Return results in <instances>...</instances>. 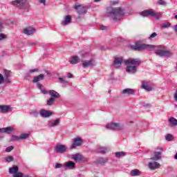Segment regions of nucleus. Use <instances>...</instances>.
Listing matches in <instances>:
<instances>
[{
	"label": "nucleus",
	"mask_w": 177,
	"mask_h": 177,
	"mask_svg": "<svg viewBox=\"0 0 177 177\" xmlns=\"http://www.w3.org/2000/svg\"><path fill=\"white\" fill-rule=\"evenodd\" d=\"M126 71L127 73H131V71H133L134 73H136V66H129V64H127Z\"/></svg>",
	"instance_id": "25"
},
{
	"label": "nucleus",
	"mask_w": 177,
	"mask_h": 177,
	"mask_svg": "<svg viewBox=\"0 0 177 177\" xmlns=\"http://www.w3.org/2000/svg\"><path fill=\"white\" fill-rule=\"evenodd\" d=\"M55 151H56V153L63 154V153H66V151H67V147L63 145H57L55 148Z\"/></svg>",
	"instance_id": "7"
},
{
	"label": "nucleus",
	"mask_w": 177,
	"mask_h": 177,
	"mask_svg": "<svg viewBox=\"0 0 177 177\" xmlns=\"http://www.w3.org/2000/svg\"><path fill=\"white\" fill-rule=\"evenodd\" d=\"M131 176H139L140 171L138 169H134L131 171Z\"/></svg>",
	"instance_id": "29"
},
{
	"label": "nucleus",
	"mask_w": 177,
	"mask_h": 177,
	"mask_svg": "<svg viewBox=\"0 0 177 177\" xmlns=\"http://www.w3.org/2000/svg\"><path fill=\"white\" fill-rule=\"evenodd\" d=\"M122 95H133L135 93V90L132 88H126L122 91Z\"/></svg>",
	"instance_id": "21"
},
{
	"label": "nucleus",
	"mask_w": 177,
	"mask_h": 177,
	"mask_svg": "<svg viewBox=\"0 0 177 177\" xmlns=\"http://www.w3.org/2000/svg\"><path fill=\"white\" fill-rule=\"evenodd\" d=\"M73 158L75 160V162H80V161H88V159L81 155V153L75 154Z\"/></svg>",
	"instance_id": "8"
},
{
	"label": "nucleus",
	"mask_w": 177,
	"mask_h": 177,
	"mask_svg": "<svg viewBox=\"0 0 177 177\" xmlns=\"http://www.w3.org/2000/svg\"><path fill=\"white\" fill-rule=\"evenodd\" d=\"M156 54L158 56H160L161 57H169L172 53L169 50H157L156 51Z\"/></svg>",
	"instance_id": "6"
},
{
	"label": "nucleus",
	"mask_w": 177,
	"mask_h": 177,
	"mask_svg": "<svg viewBox=\"0 0 177 177\" xmlns=\"http://www.w3.org/2000/svg\"><path fill=\"white\" fill-rule=\"evenodd\" d=\"M13 149H14L13 146H10V147H7V148L6 149V151H7V153H10V151H11L12 150H13Z\"/></svg>",
	"instance_id": "43"
},
{
	"label": "nucleus",
	"mask_w": 177,
	"mask_h": 177,
	"mask_svg": "<svg viewBox=\"0 0 177 177\" xmlns=\"http://www.w3.org/2000/svg\"><path fill=\"white\" fill-rule=\"evenodd\" d=\"M5 81V77H3V75H2V74L0 73V85L1 84H2V82H3Z\"/></svg>",
	"instance_id": "46"
},
{
	"label": "nucleus",
	"mask_w": 177,
	"mask_h": 177,
	"mask_svg": "<svg viewBox=\"0 0 177 177\" xmlns=\"http://www.w3.org/2000/svg\"><path fill=\"white\" fill-rule=\"evenodd\" d=\"M142 88H143V89H145V91H147L148 92H150V91H151V87L146 84H142Z\"/></svg>",
	"instance_id": "31"
},
{
	"label": "nucleus",
	"mask_w": 177,
	"mask_h": 177,
	"mask_svg": "<svg viewBox=\"0 0 177 177\" xmlns=\"http://www.w3.org/2000/svg\"><path fill=\"white\" fill-rule=\"evenodd\" d=\"M64 168H69L70 169H73L75 168V163L73 161H69L67 162H65L64 164Z\"/></svg>",
	"instance_id": "18"
},
{
	"label": "nucleus",
	"mask_w": 177,
	"mask_h": 177,
	"mask_svg": "<svg viewBox=\"0 0 177 177\" xmlns=\"http://www.w3.org/2000/svg\"><path fill=\"white\" fill-rule=\"evenodd\" d=\"M48 93H50L51 97H53V99H59V97H60V94H59V93H57L55 90H50V91H48Z\"/></svg>",
	"instance_id": "19"
},
{
	"label": "nucleus",
	"mask_w": 177,
	"mask_h": 177,
	"mask_svg": "<svg viewBox=\"0 0 177 177\" xmlns=\"http://www.w3.org/2000/svg\"><path fill=\"white\" fill-rule=\"evenodd\" d=\"M169 122L171 124V125H174V127L177 125V120L174 118H171L169 119Z\"/></svg>",
	"instance_id": "30"
},
{
	"label": "nucleus",
	"mask_w": 177,
	"mask_h": 177,
	"mask_svg": "<svg viewBox=\"0 0 177 177\" xmlns=\"http://www.w3.org/2000/svg\"><path fill=\"white\" fill-rule=\"evenodd\" d=\"M94 63L95 61L93 59H90L88 61L85 60L82 62V66L84 67V68H86V67H92L95 66Z\"/></svg>",
	"instance_id": "14"
},
{
	"label": "nucleus",
	"mask_w": 177,
	"mask_h": 177,
	"mask_svg": "<svg viewBox=\"0 0 177 177\" xmlns=\"http://www.w3.org/2000/svg\"><path fill=\"white\" fill-rule=\"evenodd\" d=\"M4 82L6 84H10V80L9 77H4Z\"/></svg>",
	"instance_id": "47"
},
{
	"label": "nucleus",
	"mask_w": 177,
	"mask_h": 177,
	"mask_svg": "<svg viewBox=\"0 0 177 177\" xmlns=\"http://www.w3.org/2000/svg\"><path fill=\"white\" fill-rule=\"evenodd\" d=\"M35 71H38V69H31V70H30V73H35Z\"/></svg>",
	"instance_id": "54"
},
{
	"label": "nucleus",
	"mask_w": 177,
	"mask_h": 177,
	"mask_svg": "<svg viewBox=\"0 0 177 177\" xmlns=\"http://www.w3.org/2000/svg\"><path fill=\"white\" fill-rule=\"evenodd\" d=\"M6 161L7 162H12V161H13V156H7L6 158Z\"/></svg>",
	"instance_id": "40"
},
{
	"label": "nucleus",
	"mask_w": 177,
	"mask_h": 177,
	"mask_svg": "<svg viewBox=\"0 0 177 177\" xmlns=\"http://www.w3.org/2000/svg\"><path fill=\"white\" fill-rule=\"evenodd\" d=\"M174 158H175V160H177V153H176Z\"/></svg>",
	"instance_id": "56"
},
{
	"label": "nucleus",
	"mask_w": 177,
	"mask_h": 177,
	"mask_svg": "<svg viewBox=\"0 0 177 177\" xmlns=\"http://www.w3.org/2000/svg\"><path fill=\"white\" fill-rule=\"evenodd\" d=\"M35 31L36 30L32 26H28L23 30L24 34H26V35H32Z\"/></svg>",
	"instance_id": "12"
},
{
	"label": "nucleus",
	"mask_w": 177,
	"mask_h": 177,
	"mask_svg": "<svg viewBox=\"0 0 177 177\" xmlns=\"http://www.w3.org/2000/svg\"><path fill=\"white\" fill-rule=\"evenodd\" d=\"M44 78H45V76L43 75V74H40L38 76L35 77L33 80H32V82L35 83V82H37L39 81H42V80H44Z\"/></svg>",
	"instance_id": "24"
},
{
	"label": "nucleus",
	"mask_w": 177,
	"mask_h": 177,
	"mask_svg": "<svg viewBox=\"0 0 177 177\" xmlns=\"http://www.w3.org/2000/svg\"><path fill=\"white\" fill-rule=\"evenodd\" d=\"M12 111V108L8 105H0V113H9Z\"/></svg>",
	"instance_id": "16"
},
{
	"label": "nucleus",
	"mask_w": 177,
	"mask_h": 177,
	"mask_svg": "<svg viewBox=\"0 0 177 177\" xmlns=\"http://www.w3.org/2000/svg\"><path fill=\"white\" fill-rule=\"evenodd\" d=\"M4 38H6V36L5 35H3V34H1L0 35V41L1 39H3Z\"/></svg>",
	"instance_id": "48"
},
{
	"label": "nucleus",
	"mask_w": 177,
	"mask_h": 177,
	"mask_svg": "<svg viewBox=\"0 0 177 177\" xmlns=\"http://www.w3.org/2000/svg\"><path fill=\"white\" fill-rule=\"evenodd\" d=\"M1 30H2V27H0V31H1Z\"/></svg>",
	"instance_id": "60"
},
{
	"label": "nucleus",
	"mask_w": 177,
	"mask_h": 177,
	"mask_svg": "<svg viewBox=\"0 0 177 177\" xmlns=\"http://www.w3.org/2000/svg\"><path fill=\"white\" fill-rule=\"evenodd\" d=\"M140 15L143 17H149V16H151V17H155L157 20H158V19H160V16H161L160 12H158L153 9L145 10L141 12Z\"/></svg>",
	"instance_id": "2"
},
{
	"label": "nucleus",
	"mask_w": 177,
	"mask_h": 177,
	"mask_svg": "<svg viewBox=\"0 0 177 177\" xmlns=\"http://www.w3.org/2000/svg\"><path fill=\"white\" fill-rule=\"evenodd\" d=\"M10 73H11L10 71L5 70L4 71V74H5L4 77L9 78L10 77Z\"/></svg>",
	"instance_id": "37"
},
{
	"label": "nucleus",
	"mask_w": 177,
	"mask_h": 177,
	"mask_svg": "<svg viewBox=\"0 0 177 177\" xmlns=\"http://www.w3.org/2000/svg\"><path fill=\"white\" fill-rule=\"evenodd\" d=\"M74 8L77 11L79 15H83V13H86V10H85V7H82L79 3H76L74 6Z\"/></svg>",
	"instance_id": "9"
},
{
	"label": "nucleus",
	"mask_w": 177,
	"mask_h": 177,
	"mask_svg": "<svg viewBox=\"0 0 177 177\" xmlns=\"http://www.w3.org/2000/svg\"><path fill=\"white\" fill-rule=\"evenodd\" d=\"M97 153H106V148L104 147H100L97 149Z\"/></svg>",
	"instance_id": "36"
},
{
	"label": "nucleus",
	"mask_w": 177,
	"mask_h": 177,
	"mask_svg": "<svg viewBox=\"0 0 177 177\" xmlns=\"http://www.w3.org/2000/svg\"><path fill=\"white\" fill-rule=\"evenodd\" d=\"M106 13L109 17H112L115 21H118V20H120L121 17L124 16V11L121 8H111L109 7L106 10Z\"/></svg>",
	"instance_id": "1"
},
{
	"label": "nucleus",
	"mask_w": 177,
	"mask_h": 177,
	"mask_svg": "<svg viewBox=\"0 0 177 177\" xmlns=\"http://www.w3.org/2000/svg\"><path fill=\"white\" fill-rule=\"evenodd\" d=\"M158 5H163V6L167 5V3H165V1L164 0L158 1Z\"/></svg>",
	"instance_id": "44"
},
{
	"label": "nucleus",
	"mask_w": 177,
	"mask_h": 177,
	"mask_svg": "<svg viewBox=\"0 0 177 177\" xmlns=\"http://www.w3.org/2000/svg\"><path fill=\"white\" fill-rule=\"evenodd\" d=\"M148 167L149 169H158L161 167V165L157 162H150L148 164Z\"/></svg>",
	"instance_id": "15"
},
{
	"label": "nucleus",
	"mask_w": 177,
	"mask_h": 177,
	"mask_svg": "<svg viewBox=\"0 0 177 177\" xmlns=\"http://www.w3.org/2000/svg\"><path fill=\"white\" fill-rule=\"evenodd\" d=\"M60 122V119H56L54 122L52 124V127H56L57 125H59Z\"/></svg>",
	"instance_id": "39"
},
{
	"label": "nucleus",
	"mask_w": 177,
	"mask_h": 177,
	"mask_svg": "<svg viewBox=\"0 0 177 177\" xmlns=\"http://www.w3.org/2000/svg\"><path fill=\"white\" fill-rule=\"evenodd\" d=\"M0 132L2 133H10L11 132H13V127H4L0 129Z\"/></svg>",
	"instance_id": "17"
},
{
	"label": "nucleus",
	"mask_w": 177,
	"mask_h": 177,
	"mask_svg": "<svg viewBox=\"0 0 177 177\" xmlns=\"http://www.w3.org/2000/svg\"><path fill=\"white\" fill-rule=\"evenodd\" d=\"M13 177H24V174L21 172H17L13 175Z\"/></svg>",
	"instance_id": "38"
},
{
	"label": "nucleus",
	"mask_w": 177,
	"mask_h": 177,
	"mask_svg": "<svg viewBox=\"0 0 177 177\" xmlns=\"http://www.w3.org/2000/svg\"><path fill=\"white\" fill-rule=\"evenodd\" d=\"M106 129H113L115 131H121L122 126L120 125V123H109L106 126Z\"/></svg>",
	"instance_id": "4"
},
{
	"label": "nucleus",
	"mask_w": 177,
	"mask_h": 177,
	"mask_svg": "<svg viewBox=\"0 0 177 177\" xmlns=\"http://www.w3.org/2000/svg\"><path fill=\"white\" fill-rule=\"evenodd\" d=\"M42 84H41V83L37 82V87L39 88V89H41L42 88Z\"/></svg>",
	"instance_id": "50"
},
{
	"label": "nucleus",
	"mask_w": 177,
	"mask_h": 177,
	"mask_svg": "<svg viewBox=\"0 0 177 177\" xmlns=\"http://www.w3.org/2000/svg\"><path fill=\"white\" fill-rule=\"evenodd\" d=\"M71 23V16L66 15L65 17V19L64 21L62 22V26H67V24H70Z\"/></svg>",
	"instance_id": "22"
},
{
	"label": "nucleus",
	"mask_w": 177,
	"mask_h": 177,
	"mask_svg": "<svg viewBox=\"0 0 177 177\" xmlns=\"http://www.w3.org/2000/svg\"><path fill=\"white\" fill-rule=\"evenodd\" d=\"M24 3H26V0H15L12 1V5L14 6H22Z\"/></svg>",
	"instance_id": "20"
},
{
	"label": "nucleus",
	"mask_w": 177,
	"mask_h": 177,
	"mask_svg": "<svg viewBox=\"0 0 177 177\" xmlns=\"http://www.w3.org/2000/svg\"><path fill=\"white\" fill-rule=\"evenodd\" d=\"M53 103H55V98H53V97H50L47 101L48 106H52V104H53Z\"/></svg>",
	"instance_id": "33"
},
{
	"label": "nucleus",
	"mask_w": 177,
	"mask_h": 177,
	"mask_svg": "<svg viewBox=\"0 0 177 177\" xmlns=\"http://www.w3.org/2000/svg\"><path fill=\"white\" fill-rule=\"evenodd\" d=\"M39 2H40L41 3H44V5H46V0H39Z\"/></svg>",
	"instance_id": "51"
},
{
	"label": "nucleus",
	"mask_w": 177,
	"mask_h": 177,
	"mask_svg": "<svg viewBox=\"0 0 177 177\" xmlns=\"http://www.w3.org/2000/svg\"><path fill=\"white\" fill-rule=\"evenodd\" d=\"M20 136H12V138L10 139V142H13L15 140H20Z\"/></svg>",
	"instance_id": "35"
},
{
	"label": "nucleus",
	"mask_w": 177,
	"mask_h": 177,
	"mask_svg": "<svg viewBox=\"0 0 177 177\" xmlns=\"http://www.w3.org/2000/svg\"><path fill=\"white\" fill-rule=\"evenodd\" d=\"M41 117L44 118H48V117H50L53 114L50 111H46L45 109H41L39 112Z\"/></svg>",
	"instance_id": "13"
},
{
	"label": "nucleus",
	"mask_w": 177,
	"mask_h": 177,
	"mask_svg": "<svg viewBox=\"0 0 177 177\" xmlns=\"http://www.w3.org/2000/svg\"><path fill=\"white\" fill-rule=\"evenodd\" d=\"M100 28H101V30H106L107 27H106L104 26H100Z\"/></svg>",
	"instance_id": "53"
},
{
	"label": "nucleus",
	"mask_w": 177,
	"mask_h": 177,
	"mask_svg": "<svg viewBox=\"0 0 177 177\" xmlns=\"http://www.w3.org/2000/svg\"><path fill=\"white\" fill-rule=\"evenodd\" d=\"M80 59L78 56H75L71 57V60L70 61L71 64H77L80 63Z\"/></svg>",
	"instance_id": "23"
},
{
	"label": "nucleus",
	"mask_w": 177,
	"mask_h": 177,
	"mask_svg": "<svg viewBox=\"0 0 177 177\" xmlns=\"http://www.w3.org/2000/svg\"><path fill=\"white\" fill-rule=\"evenodd\" d=\"M97 163L101 164V165L106 164V160L103 158H100L97 160Z\"/></svg>",
	"instance_id": "42"
},
{
	"label": "nucleus",
	"mask_w": 177,
	"mask_h": 177,
	"mask_svg": "<svg viewBox=\"0 0 177 177\" xmlns=\"http://www.w3.org/2000/svg\"><path fill=\"white\" fill-rule=\"evenodd\" d=\"M59 80V81H62V82L64 81V80L63 78H61V77Z\"/></svg>",
	"instance_id": "57"
},
{
	"label": "nucleus",
	"mask_w": 177,
	"mask_h": 177,
	"mask_svg": "<svg viewBox=\"0 0 177 177\" xmlns=\"http://www.w3.org/2000/svg\"><path fill=\"white\" fill-rule=\"evenodd\" d=\"M100 1H102V0H95L94 1L95 2H100Z\"/></svg>",
	"instance_id": "58"
},
{
	"label": "nucleus",
	"mask_w": 177,
	"mask_h": 177,
	"mask_svg": "<svg viewBox=\"0 0 177 177\" xmlns=\"http://www.w3.org/2000/svg\"><path fill=\"white\" fill-rule=\"evenodd\" d=\"M30 137V134L28 133H22L20 136V139L21 140H24V139H27V138Z\"/></svg>",
	"instance_id": "34"
},
{
	"label": "nucleus",
	"mask_w": 177,
	"mask_h": 177,
	"mask_svg": "<svg viewBox=\"0 0 177 177\" xmlns=\"http://www.w3.org/2000/svg\"><path fill=\"white\" fill-rule=\"evenodd\" d=\"M157 35V32H153L149 37V39H151L152 38H156V36Z\"/></svg>",
	"instance_id": "45"
},
{
	"label": "nucleus",
	"mask_w": 177,
	"mask_h": 177,
	"mask_svg": "<svg viewBox=\"0 0 177 177\" xmlns=\"http://www.w3.org/2000/svg\"><path fill=\"white\" fill-rule=\"evenodd\" d=\"M151 160H153L154 161H158V160H161V152H156L153 158H151Z\"/></svg>",
	"instance_id": "27"
},
{
	"label": "nucleus",
	"mask_w": 177,
	"mask_h": 177,
	"mask_svg": "<svg viewBox=\"0 0 177 177\" xmlns=\"http://www.w3.org/2000/svg\"><path fill=\"white\" fill-rule=\"evenodd\" d=\"M124 63H126V64H132L136 67H139V66H140V64L142 62L139 59H130L125 60Z\"/></svg>",
	"instance_id": "5"
},
{
	"label": "nucleus",
	"mask_w": 177,
	"mask_h": 177,
	"mask_svg": "<svg viewBox=\"0 0 177 177\" xmlns=\"http://www.w3.org/2000/svg\"><path fill=\"white\" fill-rule=\"evenodd\" d=\"M127 156V153L124 151H118L115 153V157L117 158H121V157H125Z\"/></svg>",
	"instance_id": "28"
},
{
	"label": "nucleus",
	"mask_w": 177,
	"mask_h": 177,
	"mask_svg": "<svg viewBox=\"0 0 177 177\" xmlns=\"http://www.w3.org/2000/svg\"><path fill=\"white\" fill-rule=\"evenodd\" d=\"M41 91L44 93V95H46V93H48L45 89H41Z\"/></svg>",
	"instance_id": "52"
},
{
	"label": "nucleus",
	"mask_w": 177,
	"mask_h": 177,
	"mask_svg": "<svg viewBox=\"0 0 177 177\" xmlns=\"http://www.w3.org/2000/svg\"><path fill=\"white\" fill-rule=\"evenodd\" d=\"M62 166L63 165L58 163L55 165V168H62Z\"/></svg>",
	"instance_id": "49"
},
{
	"label": "nucleus",
	"mask_w": 177,
	"mask_h": 177,
	"mask_svg": "<svg viewBox=\"0 0 177 177\" xmlns=\"http://www.w3.org/2000/svg\"><path fill=\"white\" fill-rule=\"evenodd\" d=\"M160 26H161V27H162V28H168V27H169V26H171V24H169V23H166V24H161Z\"/></svg>",
	"instance_id": "41"
},
{
	"label": "nucleus",
	"mask_w": 177,
	"mask_h": 177,
	"mask_svg": "<svg viewBox=\"0 0 177 177\" xmlns=\"http://www.w3.org/2000/svg\"><path fill=\"white\" fill-rule=\"evenodd\" d=\"M165 139L166 140H167L168 142H171V140H174V137L172 136L171 134H167L166 136H165Z\"/></svg>",
	"instance_id": "32"
},
{
	"label": "nucleus",
	"mask_w": 177,
	"mask_h": 177,
	"mask_svg": "<svg viewBox=\"0 0 177 177\" xmlns=\"http://www.w3.org/2000/svg\"><path fill=\"white\" fill-rule=\"evenodd\" d=\"M68 78H73V74L71 73H68Z\"/></svg>",
	"instance_id": "55"
},
{
	"label": "nucleus",
	"mask_w": 177,
	"mask_h": 177,
	"mask_svg": "<svg viewBox=\"0 0 177 177\" xmlns=\"http://www.w3.org/2000/svg\"><path fill=\"white\" fill-rule=\"evenodd\" d=\"M81 145H82V140L80 138H76L74 139L71 149H75V147H78L81 146Z\"/></svg>",
	"instance_id": "10"
},
{
	"label": "nucleus",
	"mask_w": 177,
	"mask_h": 177,
	"mask_svg": "<svg viewBox=\"0 0 177 177\" xmlns=\"http://www.w3.org/2000/svg\"><path fill=\"white\" fill-rule=\"evenodd\" d=\"M156 48V46L151 44H136V45L131 46V48L133 50H145V49H148V50H153Z\"/></svg>",
	"instance_id": "3"
},
{
	"label": "nucleus",
	"mask_w": 177,
	"mask_h": 177,
	"mask_svg": "<svg viewBox=\"0 0 177 177\" xmlns=\"http://www.w3.org/2000/svg\"><path fill=\"white\" fill-rule=\"evenodd\" d=\"M17 172H19V167L17 166L9 168V174L15 175V174H17Z\"/></svg>",
	"instance_id": "26"
},
{
	"label": "nucleus",
	"mask_w": 177,
	"mask_h": 177,
	"mask_svg": "<svg viewBox=\"0 0 177 177\" xmlns=\"http://www.w3.org/2000/svg\"><path fill=\"white\" fill-rule=\"evenodd\" d=\"M176 107H177V104L176 105Z\"/></svg>",
	"instance_id": "61"
},
{
	"label": "nucleus",
	"mask_w": 177,
	"mask_h": 177,
	"mask_svg": "<svg viewBox=\"0 0 177 177\" xmlns=\"http://www.w3.org/2000/svg\"><path fill=\"white\" fill-rule=\"evenodd\" d=\"M174 17H175V19H177V15Z\"/></svg>",
	"instance_id": "59"
},
{
	"label": "nucleus",
	"mask_w": 177,
	"mask_h": 177,
	"mask_svg": "<svg viewBox=\"0 0 177 177\" xmlns=\"http://www.w3.org/2000/svg\"><path fill=\"white\" fill-rule=\"evenodd\" d=\"M125 62V61H124V59H122V57H115V60L113 61V66L117 68L118 67L121 66V64H122V63Z\"/></svg>",
	"instance_id": "11"
}]
</instances>
